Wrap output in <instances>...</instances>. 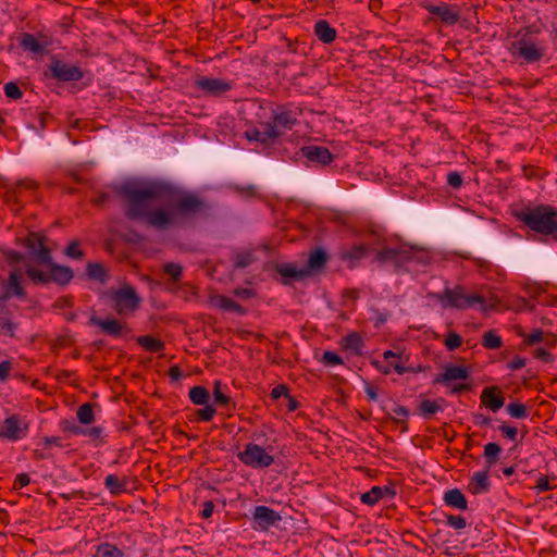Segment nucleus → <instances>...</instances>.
<instances>
[{"label":"nucleus","instance_id":"1","mask_svg":"<svg viewBox=\"0 0 557 557\" xmlns=\"http://www.w3.org/2000/svg\"><path fill=\"white\" fill-rule=\"evenodd\" d=\"M116 194L124 201V214L157 232L185 227L208 203L193 193L163 182L124 183Z\"/></svg>","mask_w":557,"mask_h":557},{"label":"nucleus","instance_id":"2","mask_svg":"<svg viewBox=\"0 0 557 557\" xmlns=\"http://www.w3.org/2000/svg\"><path fill=\"white\" fill-rule=\"evenodd\" d=\"M541 28L536 25L524 26L516 33L508 35L507 46L509 54L527 64L540 62L546 54V45L537 38Z\"/></svg>","mask_w":557,"mask_h":557},{"label":"nucleus","instance_id":"3","mask_svg":"<svg viewBox=\"0 0 557 557\" xmlns=\"http://www.w3.org/2000/svg\"><path fill=\"white\" fill-rule=\"evenodd\" d=\"M515 216L534 233L549 236L557 242V207L550 205L528 207L517 211Z\"/></svg>","mask_w":557,"mask_h":557},{"label":"nucleus","instance_id":"4","mask_svg":"<svg viewBox=\"0 0 557 557\" xmlns=\"http://www.w3.org/2000/svg\"><path fill=\"white\" fill-rule=\"evenodd\" d=\"M436 297L444 308L465 310L479 306L481 310L486 309V300L482 295L467 294L462 286H455L454 288L446 287L441 294H437Z\"/></svg>","mask_w":557,"mask_h":557},{"label":"nucleus","instance_id":"5","mask_svg":"<svg viewBox=\"0 0 557 557\" xmlns=\"http://www.w3.org/2000/svg\"><path fill=\"white\" fill-rule=\"evenodd\" d=\"M107 295L119 315L134 312L141 302V298L135 287L128 283L122 284L119 288H110Z\"/></svg>","mask_w":557,"mask_h":557},{"label":"nucleus","instance_id":"6","mask_svg":"<svg viewBox=\"0 0 557 557\" xmlns=\"http://www.w3.org/2000/svg\"><path fill=\"white\" fill-rule=\"evenodd\" d=\"M237 458L245 466L253 469L269 468L274 462V457L265 448L255 443L246 444L244 450L237 454Z\"/></svg>","mask_w":557,"mask_h":557},{"label":"nucleus","instance_id":"7","mask_svg":"<svg viewBox=\"0 0 557 557\" xmlns=\"http://www.w3.org/2000/svg\"><path fill=\"white\" fill-rule=\"evenodd\" d=\"M29 432V421L26 417L11 414L3 421H0V440L17 442L27 436Z\"/></svg>","mask_w":557,"mask_h":557},{"label":"nucleus","instance_id":"8","mask_svg":"<svg viewBox=\"0 0 557 557\" xmlns=\"http://www.w3.org/2000/svg\"><path fill=\"white\" fill-rule=\"evenodd\" d=\"M45 75L50 76L58 82L66 83L83 79L85 73L79 66L66 63L57 57H52Z\"/></svg>","mask_w":557,"mask_h":557},{"label":"nucleus","instance_id":"9","mask_svg":"<svg viewBox=\"0 0 557 557\" xmlns=\"http://www.w3.org/2000/svg\"><path fill=\"white\" fill-rule=\"evenodd\" d=\"M17 42L20 48L24 51L30 52L36 57H41L48 53L49 48L52 45V38L44 33H22L17 38Z\"/></svg>","mask_w":557,"mask_h":557},{"label":"nucleus","instance_id":"10","mask_svg":"<svg viewBox=\"0 0 557 557\" xmlns=\"http://www.w3.org/2000/svg\"><path fill=\"white\" fill-rule=\"evenodd\" d=\"M267 123L278 132L281 137L298 123L297 113L285 104H278L272 110L271 121Z\"/></svg>","mask_w":557,"mask_h":557},{"label":"nucleus","instance_id":"11","mask_svg":"<svg viewBox=\"0 0 557 557\" xmlns=\"http://www.w3.org/2000/svg\"><path fill=\"white\" fill-rule=\"evenodd\" d=\"M46 242V236L37 232H30L24 239V246L40 264L50 263L52 260L51 250Z\"/></svg>","mask_w":557,"mask_h":557},{"label":"nucleus","instance_id":"12","mask_svg":"<svg viewBox=\"0 0 557 557\" xmlns=\"http://www.w3.org/2000/svg\"><path fill=\"white\" fill-rule=\"evenodd\" d=\"M11 297L18 299L26 298V292L23 287V271L18 267L10 270L8 280L3 284V292L0 295V300H8Z\"/></svg>","mask_w":557,"mask_h":557},{"label":"nucleus","instance_id":"13","mask_svg":"<svg viewBox=\"0 0 557 557\" xmlns=\"http://www.w3.org/2000/svg\"><path fill=\"white\" fill-rule=\"evenodd\" d=\"M424 9L445 25H455L460 18L458 5H451L446 2H440L438 4L428 3L424 4Z\"/></svg>","mask_w":557,"mask_h":557},{"label":"nucleus","instance_id":"14","mask_svg":"<svg viewBox=\"0 0 557 557\" xmlns=\"http://www.w3.org/2000/svg\"><path fill=\"white\" fill-rule=\"evenodd\" d=\"M195 86L206 96L219 97L232 89V83L220 78L201 76L195 81Z\"/></svg>","mask_w":557,"mask_h":557},{"label":"nucleus","instance_id":"15","mask_svg":"<svg viewBox=\"0 0 557 557\" xmlns=\"http://www.w3.org/2000/svg\"><path fill=\"white\" fill-rule=\"evenodd\" d=\"M252 520L255 530L268 531L281 520V516L272 508L259 505L255 507Z\"/></svg>","mask_w":557,"mask_h":557},{"label":"nucleus","instance_id":"16","mask_svg":"<svg viewBox=\"0 0 557 557\" xmlns=\"http://www.w3.org/2000/svg\"><path fill=\"white\" fill-rule=\"evenodd\" d=\"M250 141H258L263 145H271L280 138V133L270 127L267 122L260 123V127H250L245 132Z\"/></svg>","mask_w":557,"mask_h":557},{"label":"nucleus","instance_id":"17","mask_svg":"<svg viewBox=\"0 0 557 557\" xmlns=\"http://www.w3.org/2000/svg\"><path fill=\"white\" fill-rule=\"evenodd\" d=\"M91 325L99 326L102 332L112 337H122L129 332V329L116 319H101L91 315L89 319Z\"/></svg>","mask_w":557,"mask_h":557},{"label":"nucleus","instance_id":"18","mask_svg":"<svg viewBox=\"0 0 557 557\" xmlns=\"http://www.w3.org/2000/svg\"><path fill=\"white\" fill-rule=\"evenodd\" d=\"M470 376V371L465 366H456V364H448L444 368V372L441 374H437L433 383L434 384H443V385H450V382L457 381V380H467Z\"/></svg>","mask_w":557,"mask_h":557},{"label":"nucleus","instance_id":"19","mask_svg":"<svg viewBox=\"0 0 557 557\" xmlns=\"http://www.w3.org/2000/svg\"><path fill=\"white\" fill-rule=\"evenodd\" d=\"M377 260L382 263H394L395 265H401L411 259V253L401 248L385 247L377 251Z\"/></svg>","mask_w":557,"mask_h":557},{"label":"nucleus","instance_id":"20","mask_svg":"<svg viewBox=\"0 0 557 557\" xmlns=\"http://www.w3.org/2000/svg\"><path fill=\"white\" fill-rule=\"evenodd\" d=\"M275 271L280 274L284 284L292 282H299L309 275V271L306 269H298L295 263H281L275 267Z\"/></svg>","mask_w":557,"mask_h":557},{"label":"nucleus","instance_id":"21","mask_svg":"<svg viewBox=\"0 0 557 557\" xmlns=\"http://www.w3.org/2000/svg\"><path fill=\"white\" fill-rule=\"evenodd\" d=\"M481 403L493 412L498 411L505 404L502 391L497 386L485 387L480 396Z\"/></svg>","mask_w":557,"mask_h":557},{"label":"nucleus","instance_id":"22","mask_svg":"<svg viewBox=\"0 0 557 557\" xmlns=\"http://www.w3.org/2000/svg\"><path fill=\"white\" fill-rule=\"evenodd\" d=\"M302 157L311 162L327 165L333 161V156L326 147L322 146H305L300 149Z\"/></svg>","mask_w":557,"mask_h":557},{"label":"nucleus","instance_id":"23","mask_svg":"<svg viewBox=\"0 0 557 557\" xmlns=\"http://www.w3.org/2000/svg\"><path fill=\"white\" fill-rule=\"evenodd\" d=\"M45 265L49 269V278L50 282H53L61 286H66L72 281L74 273L71 268L65 265H60L53 262V259L50 263H45Z\"/></svg>","mask_w":557,"mask_h":557},{"label":"nucleus","instance_id":"24","mask_svg":"<svg viewBox=\"0 0 557 557\" xmlns=\"http://www.w3.org/2000/svg\"><path fill=\"white\" fill-rule=\"evenodd\" d=\"M488 469L484 471L474 472L468 484V490L473 495L485 494L491 488V481L488 478Z\"/></svg>","mask_w":557,"mask_h":557},{"label":"nucleus","instance_id":"25","mask_svg":"<svg viewBox=\"0 0 557 557\" xmlns=\"http://www.w3.org/2000/svg\"><path fill=\"white\" fill-rule=\"evenodd\" d=\"M395 494V491L389 486H373L370 491L361 494L360 500L364 505L375 506L385 495L393 497Z\"/></svg>","mask_w":557,"mask_h":557},{"label":"nucleus","instance_id":"26","mask_svg":"<svg viewBox=\"0 0 557 557\" xmlns=\"http://www.w3.org/2000/svg\"><path fill=\"white\" fill-rule=\"evenodd\" d=\"M314 35L323 44H331L336 39L337 32L326 20H319L314 24Z\"/></svg>","mask_w":557,"mask_h":557},{"label":"nucleus","instance_id":"27","mask_svg":"<svg viewBox=\"0 0 557 557\" xmlns=\"http://www.w3.org/2000/svg\"><path fill=\"white\" fill-rule=\"evenodd\" d=\"M443 499L447 506H449L454 509H459V510L468 509V500L459 488H451V490L446 491Z\"/></svg>","mask_w":557,"mask_h":557},{"label":"nucleus","instance_id":"28","mask_svg":"<svg viewBox=\"0 0 557 557\" xmlns=\"http://www.w3.org/2000/svg\"><path fill=\"white\" fill-rule=\"evenodd\" d=\"M86 274L89 280L104 284L109 278V273L103 264L99 262H88L86 265Z\"/></svg>","mask_w":557,"mask_h":557},{"label":"nucleus","instance_id":"29","mask_svg":"<svg viewBox=\"0 0 557 557\" xmlns=\"http://www.w3.org/2000/svg\"><path fill=\"white\" fill-rule=\"evenodd\" d=\"M343 345L345 349L350 350L352 354L359 356L362 354V348L364 346L363 338L359 333L352 332L347 334L343 338Z\"/></svg>","mask_w":557,"mask_h":557},{"label":"nucleus","instance_id":"30","mask_svg":"<svg viewBox=\"0 0 557 557\" xmlns=\"http://www.w3.org/2000/svg\"><path fill=\"white\" fill-rule=\"evenodd\" d=\"M3 201L11 208L14 213H18L23 208L21 201V193L15 186L7 189L3 195Z\"/></svg>","mask_w":557,"mask_h":557},{"label":"nucleus","instance_id":"31","mask_svg":"<svg viewBox=\"0 0 557 557\" xmlns=\"http://www.w3.org/2000/svg\"><path fill=\"white\" fill-rule=\"evenodd\" d=\"M233 260L236 269H245L257 260L256 251L253 249L237 251Z\"/></svg>","mask_w":557,"mask_h":557},{"label":"nucleus","instance_id":"32","mask_svg":"<svg viewBox=\"0 0 557 557\" xmlns=\"http://www.w3.org/2000/svg\"><path fill=\"white\" fill-rule=\"evenodd\" d=\"M326 261V252L321 248H317L309 255L306 270L309 272L311 270H319L325 265Z\"/></svg>","mask_w":557,"mask_h":557},{"label":"nucleus","instance_id":"33","mask_svg":"<svg viewBox=\"0 0 557 557\" xmlns=\"http://www.w3.org/2000/svg\"><path fill=\"white\" fill-rule=\"evenodd\" d=\"M137 343L139 346H141L145 350L149 352H160L165 347L162 341L154 338L153 336L150 335L137 337Z\"/></svg>","mask_w":557,"mask_h":557},{"label":"nucleus","instance_id":"34","mask_svg":"<svg viewBox=\"0 0 557 557\" xmlns=\"http://www.w3.org/2000/svg\"><path fill=\"white\" fill-rule=\"evenodd\" d=\"M502 447L497 443H487L484 446L483 456L486 462V469H491L499 459Z\"/></svg>","mask_w":557,"mask_h":557},{"label":"nucleus","instance_id":"35","mask_svg":"<svg viewBox=\"0 0 557 557\" xmlns=\"http://www.w3.org/2000/svg\"><path fill=\"white\" fill-rule=\"evenodd\" d=\"M94 557H124V552L115 545L104 542L97 545Z\"/></svg>","mask_w":557,"mask_h":557},{"label":"nucleus","instance_id":"36","mask_svg":"<svg viewBox=\"0 0 557 557\" xmlns=\"http://www.w3.org/2000/svg\"><path fill=\"white\" fill-rule=\"evenodd\" d=\"M188 396L194 405H207L210 399L209 391L203 386H194L189 389Z\"/></svg>","mask_w":557,"mask_h":557},{"label":"nucleus","instance_id":"37","mask_svg":"<svg viewBox=\"0 0 557 557\" xmlns=\"http://www.w3.org/2000/svg\"><path fill=\"white\" fill-rule=\"evenodd\" d=\"M25 273L35 285L50 283L49 271L45 272L42 270H39L35 267L27 264L25 268Z\"/></svg>","mask_w":557,"mask_h":557},{"label":"nucleus","instance_id":"38","mask_svg":"<svg viewBox=\"0 0 557 557\" xmlns=\"http://www.w3.org/2000/svg\"><path fill=\"white\" fill-rule=\"evenodd\" d=\"M104 486L113 496L120 495L125 491V483L122 482L116 474L107 475L104 479Z\"/></svg>","mask_w":557,"mask_h":557},{"label":"nucleus","instance_id":"39","mask_svg":"<svg viewBox=\"0 0 557 557\" xmlns=\"http://www.w3.org/2000/svg\"><path fill=\"white\" fill-rule=\"evenodd\" d=\"M215 305L226 311L237 312L239 314H244L245 310L244 308L234 301L232 298H228L226 296H219L215 300Z\"/></svg>","mask_w":557,"mask_h":557},{"label":"nucleus","instance_id":"40","mask_svg":"<svg viewBox=\"0 0 557 557\" xmlns=\"http://www.w3.org/2000/svg\"><path fill=\"white\" fill-rule=\"evenodd\" d=\"M482 345L486 349H499L503 346L502 337L493 330L483 334Z\"/></svg>","mask_w":557,"mask_h":557},{"label":"nucleus","instance_id":"41","mask_svg":"<svg viewBox=\"0 0 557 557\" xmlns=\"http://www.w3.org/2000/svg\"><path fill=\"white\" fill-rule=\"evenodd\" d=\"M77 419L82 424H90L95 420L94 405L90 403L83 404L77 410Z\"/></svg>","mask_w":557,"mask_h":557},{"label":"nucleus","instance_id":"42","mask_svg":"<svg viewBox=\"0 0 557 557\" xmlns=\"http://www.w3.org/2000/svg\"><path fill=\"white\" fill-rule=\"evenodd\" d=\"M393 420L400 424L401 432H406L408 430V421L407 418L409 417V409L405 406H396L393 409Z\"/></svg>","mask_w":557,"mask_h":557},{"label":"nucleus","instance_id":"43","mask_svg":"<svg viewBox=\"0 0 557 557\" xmlns=\"http://www.w3.org/2000/svg\"><path fill=\"white\" fill-rule=\"evenodd\" d=\"M441 410L442 407L436 401L430 399H423L419 405V413L424 418H430Z\"/></svg>","mask_w":557,"mask_h":557},{"label":"nucleus","instance_id":"44","mask_svg":"<svg viewBox=\"0 0 557 557\" xmlns=\"http://www.w3.org/2000/svg\"><path fill=\"white\" fill-rule=\"evenodd\" d=\"M213 399L214 403L221 406H228L231 404V397L222 392V382L216 380L213 382Z\"/></svg>","mask_w":557,"mask_h":557},{"label":"nucleus","instance_id":"45","mask_svg":"<svg viewBox=\"0 0 557 557\" xmlns=\"http://www.w3.org/2000/svg\"><path fill=\"white\" fill-rule=\"evenodd\" d=\"M507 412L515 419H525L529 416L525 405L521 403H510L507 405Z\"/></svg>","mask_w":557,"mask_h":557},{"label":"nucleus","instance_id":"46","mask_svg":"<svg viewBox=\"0 0 557 557\" xmlns=\"http://www.w3.org/2000/svg\"><path fill=\"white\" fill-rule=\"evenodd\" d=\"M367 255V247L363 245H356L343 253V258L347 260H360Z\"/></svg>","mask_w":557,"mask_h":557},{"label":"nucleus","instance_id":"47","mask_svg":"<svg viewBox=\"0 0 557 557\" xmlns=\"http://www.w3.org/2000/svg\"><path fill=\"white\" fill-rule=\"evenodd\" d=\"M64 253L72 259L82 260L85 257V252L81 248V244L77 240L71 242L64 250Z\"/></svg>","mask_w":557,"mask_h":557},{"label":"nucleus","instance_id":"48","mask_svg":"<svg viewBox=\"0 0 557 557\" xmlns=\"http://www.w3.org/2000/svg\"><path fill=\"white\" fill-rule=\"evenodd\" d=\"M216 410L212 405H206L205 408L196 410V419L201 422H209L215 416Z\"/></svg>","mask_w":557,"mask_h":557},{"label":"nucleus","instance_id":"49","mask_svg":"<svg viewBox=\"0 0 557 557\" xmlns=\"http://www.w3.org/2000/svg\"><path fill=\"white\" fill-rule=\"evenodd\" d=\"M163 271L165 274L171 276L174 282H178L183 274V268L180 264L170 262L164 264Z\"/></svg>","mask_w":557,"mask_h":557},{"label":"nucleus","instance_id":"50","mask_svg":"<svg viewBox=\"0 0 557 557\" xmlns=\"http://www.w3.org/2000/svg\"><path fill=\"white\" fill-rule=\"evenodd\" d=\"M4 95L10 99L17 100L23 97V91L14 82H9L4 85Z\"/></svg>","mask_w":557,"mask_h":557},{"label":"nucleus","instance_id":"51","mask_svg":"<svg viewBox=\"0 0 557 557\" xmlns=\"http://www.w3.org/2000/svg\"><path fill=\"white\" fill-rule=\"evenodd\" d=\"M446 523L455 530H461L467 527V520L462 516L446 515Z\"/></svg>","mask_w":557,"mask_h":557},{"label":"nucleus","instance_id":"52","mask_svg":"<svg viewBox=\"0 0 557 557\" xmlns=\"http://www.w3.org/2000/svg\"><path fill=\"white\" fill-rule=\"evenodd\" d=\"M462 344V337L456 333V332H450L447 336V338L445 339V346L448 350H456L457 348H459Z\"/></svg>","mask_w":557,"mask_h":557},{"label":"nucleus","instance_id":"53","mask_svg":"<svg viewBox=\"0 0 557 557\" xmlns=\"http://www.w3.org/2000/svg\"><path fill=\"white\" fill-rule=\"evenodd\" d=\"M4 259L12 268L17 267L18 263L24 262V256L15 250H8L4 252Z\"/></svg>","mask_w":557,"mask_h":557},{"label":"nucleus","instance_id":"54","mask_svg":"<svg viewBox=\"0 0 557 557\" xmlns=\"http://www.w3.org/2000/svg\"><path fill=\"white\" fill-rule=\"evenodd\" d=\"M322 361L329 366H338L344 363L342 357H339L336 352L331 350H326L323 352Z\"/></svg>","mask_w":557,"mask_h":557},{"label":"nucleus","instance_id":"55","mask_svg":"<svg viewBox=\"0 0 557 557\" xmlns=\"http://www.w3.org/2000/svg\"><path fill=\"white\" fill-rule=\"evenodd\" d=\"M544 341V332L541 329L533 330L530 334L524 337L527 345H535Z\"/></svg>","mask_w":557,"mask_h":557},{"label":"nucleus","instance_id":"56","mask_svg":"<svg viewBox=\"0 0 557 557\" xmlns=\"http://www.w3.org/2000/svg\"><path fill=\"white\" fill-rule=\"evenodd\" d=\"M498 430L502 432L504 437H506L512 442L517 441L518 429L516 426L508 425V424H500L498 426Z\"/></svg>","mask_w":557,"mask_h":557},{"label":"nucleus","instance_id":"57","mask_svg":"<svg viewBox=\"0 0 557 557\" xmlns=\"http://www.w3.org/2000/svg\"><path fill=\"white\" fill-rule=\"evenodd\" d=\"M39 445L44 446L45 449H49L51 446H57L60 448L64 447L60 436H45Z\"/></svg>","mask_w":557,"mask_h":557},{"label":"nucleus","instance_id":"58","mask_svg":"<svg viewBox=\"0 0 557 557\" xmlns=\"http://www.w3.org/2000/svg\"><path fill=\"white\" fill-rule=\"evenodd\" d=\"M61 428L64 432H69L71 434H75V435H83V433H84V428H82L69 420L62 421Z\"/></svg>","mask_w":557,"mask_h":557},{"label":"nucleus","instance_id":"59","mask_svg":"<svg viewBox=\"0 0 557 557\" xmlns=\"http://www.w3.org/2000/svg\"><path fill=\"white\" fill-rule=\"evenodd\" d=\"M461 174L457 171L449 172L447 174V184L454 189H459L462 185Z\"/></svg>","mask_w":557,"mask_h":557},{"label":"nucleus","instance_id":"60","mask_svg":"<svg viewBox=\"0 0 557 557\" xmlns=\"http://www.w3.org/2000/svg\"><path fill=\"white\" fill-rule=\"evenodd\" d=\"M30 483V476L27 473H18L13 482L14 490H21Z\"/></svg>","mask_w":557,"mask_h":557},{"label":"nucleus","instance_id":"61","mask_svg":"<svg viewBox=\"0 0 557 557\" xmlns=\"http://www.w3.org/2000/svg\"><path fill=\"white\" fill-rule=\"evenodd\" d=\"M103 429L101 426H92L84 429L83 435L90 437L92 441L101 442Z\"/></svg>","mask_w":557,"mask_h":557},{"label":"nucleus","instance_id":"62","mask_svg":"<svg viewBox=\"0 0 557 557\" xmlns=\"http://www.w3.org/2000/svg\"><path fill=\"white\" fill-rule=\"evenodd\" d=\"M288 394H289L288 387L285 384H280L271 391L270 396L272 399L276 400V399L281 398L282 396H284V397L288 396Z\"/></svg>","mask_w":557,"mask_h":557},{"label":"nucleus","instance_id":"63","mask_svg":"<svg viewBox=\"0 0 557 557\" xmlns=\"http://www.w3.org/2000/svg\"><path fill=\"white\" fill-rule=\"evenodd\" d=\"M553 488L554 487L550 485L547 476L542 475L541 478H539L536 485H535V490H536L537 494L546 492V491H552Z\"/></svg>","mask_w":557,"mask_h":557},{"label":"nucleus","instance_id":"64","mask_svg":"<svg viewBox=\"0 0 557 557\" xmlns=\"http://www.w3.org/2000/svg\"><path fill=\"white\" fill-rule=\"evenodd\" d=\"M11 370L12 362L10 360H4L0 362V382H4L8 380Z\"/></svg>","mask_w":557,"mask_h":557}]
</instances>
